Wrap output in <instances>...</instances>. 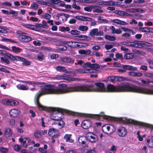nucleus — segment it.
I'll return each mask as SVG.
<instances>
[{
    "instance_id": "obj_1",
    "label": "nucleus",
    "mask_w": 153,
    "mask_h": 153,
    "mask_svg": "<svg viewBox=\"0 0 153 153\" xmlns=\"http://www.w3.org/2000/svg\"><path fill=\"white\" fill-rule=\"evenodd\" d=\"M59 88H56L54 85H47L44 86L43 88H42L41 92H38L36 95L35 101V104L39 109L42 110H47L51 112V118L56 121H60L62 118L60 116L62 115L61 113V109L56 108H47L41 105L39 102V100L40 97L42 95L50 94H60L70 92V91H59V90L62 89L64 90L67 89V88H65L66 86L65 84H60L59 85Z\"/></svg>"
},
{
    "instance_id": "obj_2",
    "label": "nucleus",
    "mask_w": 153,
    "mask_h": 153,
    "mask_svg": "<svg viewBox=\"0 0 153 153\" xmlns=\"http://www.w3.org/2000/svg\"><path fill=\"white\" fill-rule=\"evenodd\" d=\"M97 88H94L92 85L85 84L80 85H75L67 88L65 90L60 89L59 91H65L72 92H105L106 88L103 83L100 82H96L94 84Z\"/></svg>"
},
{
    "instance_id": "obj_3",
    "label": "nucleus",
    "mask_w": 153,
    "mask_h": 153,
    "mask_svg": "<svg viewBox=\"0 0 153 153\" xmlns=\"http://www.w3.org/2000/svg\"><path fill=\"white\" fill-rule=\"evenodd\" d=\"M136 86L131 87L130 83L125 82L120 85L114 86L111 84L107 85L106 91V92H123L132 91L134 92L133 88ZM134 92H135L134 91Z\"/></svg>"
},
{
    "instance_id": "obj_4",
    "label": "nucleus",
    "mask_w": 153,
    "mask_h": 153,
    "mask_svg": "<svg viewBox=\"0 0 153 153\" xmlns=\"http://www.w3.org/2000/svg\"><path fill=\"white\" fill-rule=\"evenodd\" d=\"M17 33L20 35L19 37V39L20 41L22 42H28L32 40V38L30 36L26 35L28 34L26 33L19 30L17 31Z\"/></svg>"
},
{
    "instance_id": "obj_5",
    "label": "nucleus",
    "mask_w": 153,
    "mask_h": 153,
    "mask_svg": "<svg viewBox=\"0 0 153 153\" xmlns=\"http://www.w3.org/2000/svg\"><path fill=\"white\" fill-rule=\"evenodd\" d=\"M115 128L113 125L106 124L104 125L102 127V130L105 133L110 134L114 132Z\"/></svg>"
},
{
    "instance_id": "obj_6",
    "label": "nucleus",
    "mask_w": 153,
    "mask_h": 153,
    "mask_svg": "<svg viewBox=\"0 0 153 153\" xmlns=\"http://www.w3.org/2000/svg\"><path fill=\"white\" fill-rule=\"evenodd\" d=\"M124 78L122 76H110L107 77L106 79L104 80L105 82L108 81L111 82H121L124 80Z\"/></svg>"
},
{
    "instance_id": "obj_7",
    "label": "nucleus",
    "mask_w": 153,
    "mask_h": 153,
    "mask_svg": "<svg viewBox=\"0 0 153 153\" xmlns=\"http://www.w3.org/2000/svg\"><path fill=\"white\" fill-rule=\"evenodd\" d=\"M85 137L88 140L92 143H95L98 140V137L96 134L90 132L87 133Z\"/></svg>"
},
{
    "instance_id": "obj_8",
    "label": "nucleus",
    "mask_w": 153,
    "mask_h": 153,
    "mask_svg": "<svg viewBox=\"0 0 153 153\" xmlns=\"http://www.w3.org/2000/svg\"><path fill=\"white\" fill-rule=\"evenodd\" d=\"M12 61H18L22 62V64L24 65H29L30 64V62L25 59L19 56H14L13 58Z\"/></svg>"
},
{
    "instance_id": "obj_9",
    "label": "nucleus",
    "mask_w": 153,
    "mask_h": 153,
    "mask_svg": "<svg viewBox=\"0 0 153 153\" xmlns=\"http://www.w3.org/2000/svg\"><path fill=\"white\" fill-rule=\"evenodd\" d=\"M103 32L102 31H99L98 28H94L91 30L89 32V35L93 37L94 36H100L103 35Z\"/></svg>"
},
{
    "instance_id": "obj_10",
    "label": "nucleus",
    "mask_w": 153,
    "mask_h": 153,
    "mask_svg": "<svg viewBox=\"0 0 153 153\" xmlns=\"http://www.w3.org/2000/svg\"><path fill=\"white\" fill-rule=\"evenodd\" d=\"M127 133L126 129L124 127H121L117 129V133L120 137H124L125 136Z\"/></svg>"
},
{
    "instance_id": "obj_11",
    "label": "nucleus",
    "mask_w": 153,
    "mask_h": 153,
    "mask_svg": "<svg viewBox=\"0 0 153 153\" xmlns=\"http://www.w3.org/2000/svg\"><path fill=\"white\" fill-rule=\"evenodd\" d=\"M92 122L89 120H85L82 121L81 124L82 127L84 129H88L91 127Z\"/></svg>"
},
{
    "instance_id": "obj_12",
    "label": "nucleus",
    "mask_w": 153,
    "mask_h": 153,
    "mask_svg": "<svg viewBox=\"0 0 153 153\" xmlns=\"http://www.w3.org/2000/svg\"><path fill=\"white\" fill-rule=\"evenodd\" d=\"M85 116L87 117H91L97 119H101L102 118L107 119V118L106 117L107 116L104 114L99 115V114H85Z\"/></svg>"
},
{
    "instance_id": "obj_13",
    "label": "nucleus",
    "mask_w": 153,
    "mask_h": 153,
    "mask_svg": "<svg viewBox=\"0 0 153 153\" xmlns=\"http://www.w3.org/2000/svg\"><path fill=\"white\" fill-rule=\"evenodd\" d=\"M47 133V131L45 130H37L36 131L34 134V136L37 139H40L42 138V136L46 134Z\"/></svg>"
},
{
    "instance_id": "obj_14",
    "label": "nucleus",
    "mask_w": 153,
    "mask_h": 153,
    "mask_svg": "<svg viewBox=\"0 0 153 153\" xmlns=\"http://www.w3.org/2000/svg\"><path fill=\"white\" fill-rule=\"evenodd\" d=\"M131 47L139 48H142L143 46H142V41L134 40L133 42H132Z\"/></svg>"
},
{
    "instance_id": "obj_15",
    "label": "nucleus",
    "mask_w": 153,
    "mask_h": 153,
    "mask_svg": "<svg viewBox=\"0 0 153 153\" xmlns=\"http://www.w3.org/2000/svg\"><path fill=\"white\" fill-rule=\"evenodd\" d=\"M132 123L135 125L142 126H146L147 127H151L153 129V125H150L147 123L140 122L135 120H132Z\"/></svg>"
},
{
    "instance_id": "obj_16",
    "label": "nucleus",
    "mask_w": 153,
    "mask_h": 153,
    "mask_svg": "<svg viewBox=\"0 0 153 153\" xmlns=\"http://www.w3.org/2000/svg\"><path fill=\"white\" fill-rule=\"evenodd\" d=\"M61 61L64 62L73 64L74 63V60L71 58L67 57H63L61 58Z\"/></svg>"
},
{
    "instance_id": "obj_17",
    "label": "nucleus",
    "mask_w": 153,
    "mask_h": 153,
    "mask_svg": "<svg viewBox=\"0 0 153 153\" xmlns=\"http://www.w3.org/2000/svg\"><path fill=\"white\" fill-rule=\"evenodd\" d=\"M19 113V111L16 109H11L9 111V114L12 117L18 116Z\"/></svg>"
},
{
    "instance_id": "obj_18",
    "label": "nucleus",
    "mask_w": 153,
    "mask_h": 153,
    "mask_svg": "<svg viewBox=\"0 0 153 153\" xmlns=\"http://www.w3.org/2000/svg\"><path fill=\"white\" fill-rule=\"evenodd\" d=\"M100 4L101 5L113 6L116 4V2L114 1H104L100 2Z\"/></svg>"
},
{
    "instance_id": "obj_19",
    "label": "nucleus",
    "mask_w": 153,
    "mask_h": 153,
    "mask_svg": "<svg viewBox=\"0 0 153 153\" xmlns=\"http://www.w3.org/2000/svg\"><path fill=\"white\" fill-rule=\"evenodd\" d=\"M57 131V130L54 128H50L48 131V135L52 137H57L58 136V135L55 134Z\"/></svg>"
},
{
    "instance_id": "obj_20",
    "label": "nucleus",
    "mask_w": 153,
    "mask_h": 153,
    "mask_svg": "<svg viewBox=\"0 0 153 153\" xmlns=\"http://www.w3.org/2000/svg\"><path fill=\"white\" fill-rule=\"evenodd\" d=\"M121 67L126 71H134L137 69L136 67H134L131 65H122Z\"/></svg>"
},
{
    "instance_id": "obj_21",
    "label": "nucleus",
    "mask_w": 153,
    "mask_h": 153,
    "mask_svg": "<svg viewBox=\"0 0 153 153\" xmlns=\"http://www.w3.org/2000/svg\"><path fill=\"white\" fill-rule=\"evenodd\" d=\"M93 12L94 13H102L103 10L101 9V7L100 6L97 5H93Z\"/></svg>"
},
{
    "instance_id": "obj_22",
    "label": "nucleus",
    "mask_w": 153,
    "mask_h": 153,
    "mask_svg": "<svg viewBox=\"0 0 153 153\" xmlns=\"http://www.w3.org/2000/svg\"><path fill=\"white\" fill-rule=\"evenodd\" d=\"M146 144L149 147L153 148V136H151L147 139Z\"/></svg>"
},
{
    "instance_id": "obj_23",
    "label": "nucleus",
    "mask_w": 153,
    "mask_h": 153,
    "mask_svg": "<svg viewBox=\"0 0 153 153\" xmlns=\"http://www.w3.org/2000/svg\"><path fill=\"white\" fill-rule=\"evenodd\" d=\"M30 141V140L29 138H25L24 140L22 143V146L25 148H27L28 146L29 145Z\"/></svg>"
},
{
    "instance_id": "obj_24",
    "label": "nucleus",
    "mask_w": 153,
    "mask_h": 153,
    "mask_svg": "<svg viewBox=\"0 0 153 153\" xmlns=\"http://www.w3.org/2000/svg\"><path fill=\"white\" fill-rule=\"evenodd\" d=\"M71 134H66L65 135L64 139L67 142L73 143L74 140L71 138Z\"/></svg>"
},
{
    "instance_id": "obj_25",
    "label": "nucleus",
    "mask_w": 153,
    "mask_h": 153,
    "mask_svg": "<svg viewBox=\"0 0 153 153\" xmlns=\"http://www.w3.org/2000/svg\"><path fill=\"white\" fill-rule=\"evenodd\" d=\"M0 54H2L4 55H6L8 57L10 58L12 60L14 57V56L10 53H7L4 50H0Z\"/></svg>"
},
{
    "instance_id": "obj_26",
    "label": "nucleus",
    "mask_w": 153,
    "mask_h": 153,
    "mask_svg": "<svg viewBox=\"0 0 153 153\" xmlns=\"http://www.w3.org/2000/svg\"><path fill=\"white\" fill-rule=\"evenodd\" d=\"M4 133L6 136L8 137L11 136L12 134L11 129L9 128H5L4 131Z\"/></svg>"
},
{
    "instance_id": "obj_27",
    "label": "nucleus",
    "mask_w": 153,
    "mask_h": 153,
    "mask_svg": "<svg viewBox=\"0 0 153 153\" xmlns=\"http://www.w3.org/2000/svg\"><path fill=\"white\" fill-rule=\"evenodd\" d=\"M113 22L115 23L122 25H127L128 24L124 21H122L118 19H114Z\"/></svg>"
},
{
    "instance_id": "obj_28",
    "label": "nucleus",
    "mask_w": 153,
    "mask_h": 153,
    "mask_svg": "<svg viewBox=\"0 0 153 153\" xmlns=\"http://www.w3.org/2000/svg\"><path fill=\"white\" fill-rule=\"evenodd\" d=\"M86 138L85 137L81 136L79 137L78 139V142L80 145L83 146L84 145H85V140Z\"/></svg>"
},
{
    "instance_id": "obj_29",
    "label": "nucleus",
    "mask_w": 153,
    "mask_h": 153,
    "mask_svg": "<svg viewBox=\"0 0 153 153\" xmlns=\"http://www.w3.org/2000/svg\"><path fill=\"white\" fill-rule=\"evenodd\" d=\"M115 13L118 15L120 16H126L127 15L126 12L125 11L120 10H116L114 12Z\"/></svg>"
},
{
    "instance_id": "obj_30",
    "label": "nucleus",
    "mask_w": 153,
    "mask_h": 153,
    "mask_svg": "<svg viewBox=\"0 0 153 153\" xmlns=\"http://www.w3.org/2000/svg\"><path fill=\"white\" fill-rule=\"evenodd\" d=\"M79 53L80 54L89 55L91 53V51L89 50H81L79 51Z\"/></svg>"
},
{
    "instance_id": "obj_31",
    "label": "nucleus",
    "mask_w": 153,
    "mask_h": 153,
    "mask_svg": "<svg viewBox=\"0 0 153 153\" xmlns=\"http://www.w3.org/2000/svg\"><path fill=\"white\" fill-rule=\"evenodd\" d=\"M41 17L42 18L49 20L51 19V16L47 13H45L41 15Z\"/></svg>"
},
{
    "instance_id": "obj_32",
    "label": "nucleus",
    "mask_w": 153,
    "mask_h": 153,
    "mask_svg": "<svg viewBox=\"0 0 153 153\" xmlns=\"http://www.w3.org/2000/svg\"><path fill=\"white\" fill-rule=\"evenodd\" d=\"M48 146L46 144H45L44 145V147L39 148V151L42 153H46L47 150L46 149H47Z\"/></svg>"
},
{
    "instance_id": "obj_33",
    "label": "nucleus",
    "mask_w": 153,
    "mask_h": 153,
    "mask_svg": "<svg viewBox=\"0 0 153 153\" xmlns=\"http://www.w3.org/2000/svg\"><path fill=\"white\" fill-rule=\"evenodd\" d=\"M18 102L16 100L9 99L8 105H18Z\"/></svg>"
},
{
    "instance_id": "obj_34",
    "label": "nucleus",
    "mask_w": 153,
    "mask_h": 153,
    "mask_svg": "<svg viewBox=\"0 0 153 153\" xmlns=\"http://www.w3.org/2000/svg\"><path fill=\"white\" fill-rule=\"evenodd\" d=\"M133 52L135 54L138 55H144L146 54V53L142 51H140L139 50H132Z\"/></svg>"
},
{
    "instance_id": "obj_35",
    "label": "nucleus",
    "mask_w": 153,
    "mask_h": 153,
    "mask_svg": "<svg viewBox=\"0 0 153 153\" xmlns=\"http://www.w3.org/2000/svg\"><path fill=\"white\" fill-rule=\"evenodd\" d=\"M17 87L18 89L21 90H27L28 89V88L23 85H18Z\"/></svg>"
},
{
    "instance_id": "obj_36",
    "label": "nucleus",
    "mask_w": 153,
    "mask_h": 153,
    "mask_svg": "<svg viewBox=\"0 0 153 153\" xmlns=\"http://www.w3.org/2000/svg\"><path fill=\"white\" fill-rule=\"evenodd\" d=\"M102 17L101 16H99L98 17L97 20L99 21V23H107L108 22V21L105 19H102Z\"/></svg>"
},
{
    "instance_id": "obj_37",
    "label": "nucleus",
    "mask_w": 153,
    "mask_h": 153,
    "mask_svg": "<svg viewBox=\"0 0 153 153\" xmlns=\"http://www.w3.org/2000/svg\"><path fill=\"white\" fill-rule=\"evenodd\" d=\"M134 55L133 53H130L127 54L124 57L126 59H131L134 58Z\"/></svg>"
},
{
    "instance_id": "obj_38",
    "label": "nucleus",
    "mask_w": 153,
    "mask_h": 153,
    "mask_svg": "<svg viewBox=\"0 0 153 153\" xmlns=\"http://www.w3.org/2000/svg\"><path fill=\"white\" fill-rule=\"evenodd\" d=\"M105 39L110 41H114L116 40V38L113 36H110L108 35H106L105 36Z\"/></svg>"
},
{
    "instance_id": "obj_39",
    "label": "nucleus",
    "mask_w": 153,
    "mask_h": 153,
    "mask_svg": "<svg viewBox=\"0 0 153 153\" xmlns=\"http://www.w3.org/2000/svg\"><path fill=\"white\" fill-rule=\"evenodd\" d=\"M59 121L58 123H57V125L58 126V128L59 129H61L64 127L65 123L62 120Z\"/></svg>"
},
{
    "instance_id": "obj_40",
    "label": "nucleus",
    "mask_w": 153,
    "mask_h": 153,
    "mask_svg": "<svg viewBox=\"0 0 153 153\" xmlns=\"http://www.w3.org/2000/svg\"><path fill=\"white\" fill-rule=\"evenodd\" d=\"M78 29L82 31H87L88 28L87 26H85L81 25L79 27Z\"/></svg>"
},
{
    "instance_id": "obj_41",
    "label": "nucleus",
    "mask_w": 153,
    "mask_h": 153,
    "mask_svg": "<svg viewBox=\"0 0 153 153\" xmlns=\"http://www.w3.org/2000/svg\"><path fill=\"white\" fill-rule=\"evenodd\" d=\"M12 51L16 53H19L21 51V49L15 46L12 47Z\"/></svg>"
},
{
    "instance_id": "obj_42",
    "label": "nucleus",
    "mask_w": 153,
    "mask_h": 153,
    "mask_svg": "<svg viewBox=\"0 0 153 153\" xmlns=\"http://www.w3.org/2000/svg\"><path fill=\"white\" fill-rule=\"evenodd\" d=\"M56 70L57 71L60 72H65L66 71V69L65 67L60 66H57L56 67Z\"/></svg>"
},
{
    "instance_id": "obj_43",
    "label": "nucleus",
    "mask_w": 153,
    "mask_h": 153,
    "mask_svg": "<svg viewBox=\"0 0 153 153\" xmlns=\"http://www.w3.org/2000/svg\"><path fill=\"white\" fill-rule=\"evenodd\" d=\"M24 26L26 28L35 30V25H34L30 24H25Z\"/></svg>"
},
{
    "instance_id": "obj_44",
    "label": "nucleus",
    "mask_w": 153,
    "mask_h": 153,
    "mask_svg": "<svg viewBox=\"0 0 153 153\" xmlns=\"http://www.w3.org/2000/svg\"><path fill=\"white\" fill-rule=\"evenodd\" d=\"M93 5H89L88 7H84V10L86 11L90 12L93 9Z\"/></svg>"
},
{
    "instance_id": "obj_45",
    "label": "nucleus",
    "mask_w": 153,
    "mask_h": 153,
    "mask_svg": "<svg viewBox=\"0 0 153 153\" xmlns=\"http://www.w3.org/2000/svg\"><path fill=\"white\" fill-rule=\"evenodd\" d=\"M0 59L1 62L2 63H5L7 64L10 63V61L5 58L1 57Z\"/></svg>"
},
{
    "instance_id": "obj_46",
    "label": "nucleus",
    "mask_w": 153,
    "mask_h": 153,
    "mask_svg": "<svg viewBox=\"0 0 153 153\" xmlns=\"http://www.w3.org/2000/svg\"><path fill=\"white\" fill-rule=\"evenodd\" d=\"M42 50L48 51H53V49L50 47H48L46 46H42L41 47Z\"/></svg>"
},
{
    "instance_id": "obj_47",
    "label": "nucleus",
    "mask_w": 153,
    "mask_h": 153,
    "mask_svg": "<svg viewBox=\"0 0 153 153\" xmlns=\"http://www.w3.org/2000/svg\"><path fill=\"white\" fill-rule=\"evenodd\" d=\"M149 29V27H140L139 28V30L143 32H147L149 33L148 31Z\"/></svg>"
},
{
    "instance_id": "obj_48",
    "label": "nucleus",
    "mask_w": 153,
    "mask_h": 153,
    "mask_svg": "<svg viewBox=\"0 0 153 153\" xmlns=\"http://www.w3.org/2000/svg\"><path fill=\"white\" fill-rule=\"evenodd\" d=\"M35 26L36 27L35 28V30L36 31H39V28H38L39 27H40L43 28L42 24H41L36 23L35 25Z\"/></svg>"
},
{
    "instance_id": "obj_49",
    "label": "nucleus",
    "mask_w": 153,
    "mask_h": 153,
    "mask_svg": "<svg viewBox=\"0 0 153 153\" xmlns=\"http://www.w3.org/2000/svg\"><path fill=\"white\" fill-rule=\"evenodd\" d=\"M82 21H91L93 19L90 18L82 16Z\"/></svg>"
},
{
    "instance_id": "obj_50",
    "label": "nucleus",
    "mask_w": 153,
    "mask_h": 153,
    "mask_svg": "<svg viewBox=\"0 0 153 153\" xmlns=\"http://www.w3.org/2000/svg\"><path fill=\"white\" fill-rule=\"evenodd\" d=\"M142 46L145 45L147 46L152 47L153 45V44L149 42H147L144 41H142Z\"/></svg>"
},
{
    "instance_id": "obj_51",
    "label": "nucleus",
    "mask_w": 153,
    "mask_h": 153,
    "mask_svg": "<svg viewBox=\"0 0 153 153\" xmlns=\"http://www.w3.org/2000/svg\"><path fill=\"white\" fill-rule=\"evenodd\" d=\"M122 44L124 45H126L128 46L131 47L132 42H129L128 41H126L125 42H123Z\"/></svg>"
},
{
    "instance_id": "obj_52",
    "label": "nucleus",
    "mask_w": 153,
    "mask_h": 153,
    "mask_svg": "<svg viewBox=\"0 0 153 153\" xmlns=\"http://www.w3.org/2000/svg\"><path fill=\"white\" fill-rule=\"evenodd\" d=\"M31 7L34 10H37L38 8V5L36 3L32 4L31 5Z\"/></svg>"
},
{
    "instance_id": "obj_53",
    "label": "nucleus",
    "mask_w": 153,
    "mask_h": 153,
    "mask_svg": "<svg viewBox=\"0 0 153 153\" xmlns=\"http://www.w3.org/2000/svg\"><path fill=\"white\" fill-rule=\"evenodd\" d=\"M71 33L73 35H79L80 33V32L76 30H72L71 31Z\"/></svg>"
},
{
    "instance_id": "obj_54",
    "label": "nucleus",
    "mask_w": 153,
    "mask_h": 153,
    "mask_svg": "<svg viewBox=\"0 0 153 153\" xmlns=\"http://www.w3.org/2000/svg\"><path fill=\"white\" fill-rule=\"evenodd\" d=\"M0 151L3 153H7L8 151L7 149L1 147L0 148Z\"/></svg>"
},
{
    "instance_id": "obj_55",
    "label": "nucleus",
    "mask_w": 153,
    "mask_h": 153,
    "mask_svg": "<svg viewBox=\"0 0 153 153\" xmlns=\"http://www.w3.org/2000/svg\"><path fill=\"white\" fill-rule=\"evenodd\" d=\"M14 148L16 151L19 152L21 149V147L19 145H15L14 146Z\"/></svg>"
},
{
    "instance_id": "obj_56",
    "label": "nucleus",
    "mask_w": 153,
    "mask_h": 153,
    "mask_svg": "<svg viewBox=\"0 0 153 153\" xmlns=\"http://www.w3.org/2000/svg\"><path fill=\"white\" fill-rule=\"evenodd\" d=\"M37 58L39 60H42L44 58V55L42 53H40L38 55Z\"/></svg>"
},
{
    "instance_id": "obj_57",
    "label": "nucleus",
    "mask_w": 153,
    "mask_h": 153,
    "mask_svg": "<svg viewBox=\"0 0 153 153\" xmlns=\"http://www.w3.org/2000/svg\"><path fill=\"white\" fill-rule=\"evenodd\" d=\"M58 49L61 51H65L67 49V47L64 45H59V47Z\"/></svg>"
},
{
    "instance_id": "obj_58",
    "label": "nucleus",
    "mask_w": 153,
    "mask_h": 153,
    "mask_svg": "<svg viewBox=\"0 0 153 153\" xmlns=\"http://www.w3.org/2000/svg\"><path fill=\"white\" fill-rule=\"evenodd\" d=\"M72 7L73 8L75 9L76 10H80L81 7H80L78 6H77L76 3H74L72 5Z\"/></svg>"
},
{
    "instance_id": "obj_59",
    "label": "nucleus",
    "mask_w": 153,
    "mask_h": 153,
    "mask_svg": "<svg viewBox=\"0 0 153 153\" xmlns=\"http://www.w3.org/2000/svg\"><path fill=\"white\" fill-rule=\"evenodd\" d=\"M100 67V65L97 64H92L91 65V68L96 69L99 68Z\"/></svg>"
},
{
    "instance_id": "obj_60",
    "label": "nucleus",
    "mask_w": 153,
    "mask_h": 153,
    "mask_svg": "<svg viewBox=\"0 0 153 153\" xmlns=\"http://www.w3.org/2000/svg\"><path fill=\"white\" fill-rule=\"evenodd\" d=\"M73 43H75L73 42L69 41L67 42L66 44L71 48H74V46H73Z\"/></svg>"
},
{
    "instance_id": "obj_61",
    "label": "nucleus",
    "mask_w": 153,
    "mask_h": 153,
    "mask_svg": "<svg viewBox=\"0 0 153 153\" xmlns=\"http://www.w3.org/2000/svg\"><path fill=\"white\" fill-rule=\"evenodd\" d=\"M105 48L107 50H109L111 49L113 47V44H106L105 45Z\"/></svg>"
},
{
    "instance_id": "obj_62",
    "label": "nucleus",
    "mask_w": 153,
    "mask_h": 153,
    "mask_svg": "<svg viewBox=\"0 0 153 153\" xmlns=\"http://www.w3.org/2000/svg\"><path fill=\"white\" fill-rule=\"evenodd\" d=\"M145 76L149 78H153V74L151 73H147L144 74Z\"/></svg>"
},
{
    "instance_id": "obj_63",
    "label": "nucleus",
    "mask_w": 153,
    "mask_h": 153,
    "mask_svg": "<svg viewBox=\"0 0 153 153\" xmlns=\"http://www.w3.org/2000/svg\"><path fill=\"white\" fill-rule=\"evenodd\" d=\"M9 99H4L2 100V103L4 105H8Z\"/></svg>"
},
{
    "instance_id": "obj_64",
    "label": "nucleus",
    "mask_w": 153,
    "mask_h": 153,
    "mask_svg": "<svg viewBox=\"0 0 153 153\" xmlns=\"http://www.w3.org/2000/svg\"><path fill=\"white\" fill-rule=\"evenodd\" d=\"M42 25L43 27V28L47 29V27H48L47 26V22L45 20H42Z\"/></svg>"
}]
</instances>
